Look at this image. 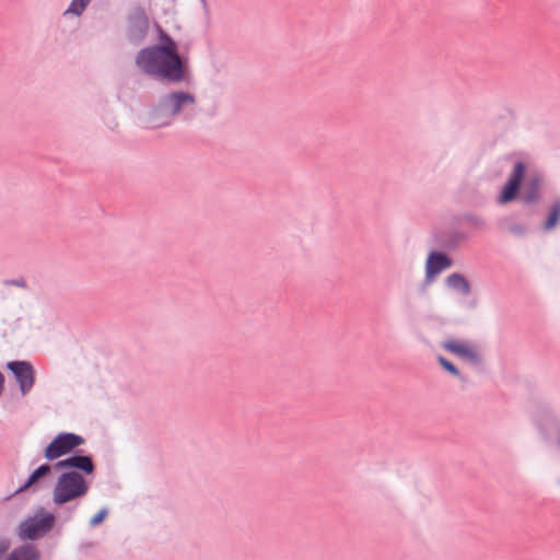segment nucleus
Here are the masks:
<instances>
[{"instance_id":"nucleus-8","label":"nucleus","mask_w":560,"mask_h":560,"mask_svg":"<svg viewBox=\"0 0 560 560\" xmlns=\"http://www.w3.org/2000/svg\"><path fill=\"white\" fill-rule=\"evenodd\" d=\"M443 348L469 362H478L479 361V354L478 351L468 342L450 339L443 342Z\"/></svg>"},{"instance_id":"nucleus-4","label":"nucleus","mask_w":560,"mask_h":560,"mask_svg":"<svg viewBox=\"0 0 560 560\" xmlns=\"http://www.w3.org/2000/svg\"><path fill=\"white\" fill-rule=\"evenodd\" d=\"M54 525L55 516L40 510L20 524L18 534L22 539L35 540L47 534Z\"/></svg>"},{"instance_id":"nucleus-15","label":"nucleus","mask_w":560,"mask_h":560,"mask_svg":"<svg viewBox=\"0 0 560 560\" xmlns=\"http://www.w3.org/2000/svg\"><path fill=\"white\" fill-rule=\"evenodd\" d=\"M90 2L91 0H71L68 9L65 11L63 14H73L75 16H80L84 12Z\"/></svg>"},{"instance_id":"nucleus-3","label":"nucleus","mask_w":560,"mask_h":560,"mask_svg":"<svg viewBox=\"0 0 560 560\" xmlns=\"http://www.w3.org/2000/svg\"><path fill=\"white\" fill-rule=\"evenodd\" d=\"M89 490V483L77 471L62 474L54 488L52 501L57 505L66 504L75 499L82 498Z\"/></svg>"},{"instance_id":"nucleus-1","label":"nucleus","mask_w":560,"mask_h":560,"mask_svg":"<svg viewBox=\"0 0 560 560\" xmlns=\"http://www.w3.org/2000/svg\"><path fill=\"white\" fill-rule=\"evenodd\" d=\"M154 28L158 43L142 50L144 70L171 83H189L191 71L188 59L179 55L175 40L159 24Z\"/></svg>"},{"instance_id":"nucleus-6","label":"nucleus","mask_w":560,"mask_h":560,"mask_svg":"<svg viewBox=\"0 0 560 560\" xmlns=\"http://www.w3.org/2000/svg\"><path fill=\"white\" fill-rule=\"evenodd\" d=\"M7 368L14 374L22 395H26L35 383V370L27 361H11Z\"/></svg>"},{"instance_id":"nucleus-9","label":"nucleus","mask_w":560,"mask_h":560,"mask_svg":"<svg viewBox=\"0 0 560 560\" xmlns=\"http://www.w3.org/2000/svg\"><path fill=\"white\" fill-rule=\"evenodd\" d=\"M452 262L445 254L442 253H431L427 259V277H433L444 269L451 267Z\"/></svg>"},{"instance_id":"nucleus-19","label":"nucleus","mask_w":560,"mask_h":560,"mask_svg":"<svg viewBox=\"0 0 560 560\" xmlns=\"http://www.w3.org/2000/svg\"><path fill=\"white\" fill-rule=\"evenodd\" d=\"M535 198H536V194L532 192V194H528V195L525 196V201L526 202H532V201L535 200Z\"/></svg>"},{"instance_id":"nucleus-7","label":"nucleus","mask_w":560,"mask_h":560,"mask_svg":"<svg viewBox=\"0 0 560 560\" xmlns=\"http://www.w3.org/2000/svg\"><path fill=\"white\" fill-rule=\"evenodd\" d=\"M525 171L526 166L523 162H517L514 165V168L498 198L499 203L505 205L515 199L524 178Z\"/></svg>"},{"instance_id":"nucleus-2","label":"nucleus","mask_w":560,"mask_h":560,"mask_svg":"<svg viewBox=\"0 0 560 560\" xmlns=\"http://www.w3.org/2000/svg\"><path fill=\"white\" fill-rule=\"evenodd\" d=\"M196 104V96L186 91H173L164 95L158 106L150 113L149 121L152 127L167 126L173 118L185 108Z\"/></svg>"},{"instance_id":"nucleus-21","label":"nucleus","mask_w":560,"mask_h":560,"mask_svg":"<svg viewBox=\"0 0 560 560\" xmlns=\"http://www.w3.org/2000/svg\"><path fill=\"white\" fill-rule=\"evenodd\" d=\"M136 62L139 65L140 63V54L136 57Z\"/></svg>"},{"instance_id":"nucleus-20","label":"nucleus","mask_w":560,"mask_h":560,"mask_svg":"<svg viewBox=\"0 0 560 560\" xmlns=\"http://www.w3.org/2000/svg\"><path fill=\"white\" fill-rule=\"evenodd\" d=\"M14 283L16 285H19V287H25V282L24 281H15Z\"/></svg>"},{"instance_id":"nucleus-11","label":"nucleus","mask_w":560,"mask_h":560,"mask_svg":"<svg viewBox=\"0 0 560 560\" xmlns=\"http://www.w3.org/2000/svg\"><path fill=\"white\" fill-rule=\"evenodd\" d=\"M7 560H40V552L36 546L26 544L15 548Z\"/></svg>"},{"instance_id":"nucleus-5","label":"nucleus","mask_w":560,"mask_h":560,"mask_svg":"<svg viewBox=\"0 0 560 560\" xmlns=\"http://www.w3.org/2000/svg\"><path fill=\"white\" fill-rule=\"evenodd\" d=\"M82 443L83 439L80 435L74 433H60L46 447L45 457L49 460L59 458Z\"/></svg>"},{"instance_id":"nucleus-13","label":"nucleus","mask_w":560,"mask_h":560,"mask_svg":"<svg viewBox=\"0 0 560 560\" xmlns=\"http://www.w3.org/2000/svg\"><path fill=\"white\" fill-rule=\"evenodd\" d=\"M50 472L49 465H42L39 466L27 479L26 483L22 486L19 491H24L27 488H30L32 485H34L39 478L48 475Z\"/></svg>"},{"instance_id":"nucleus-18","label":"nucleus","mask_w":560,"mask_h":560,"mask_svg":"<svg viewBox=\"0 0 560 560\" xmlns=\"http://www.w3.org/2000/svg\"><path fill=\"white\" fill-rule=\"evenodd\" d=\"M9 548L10 542L8 540H0V560L2 559L3 555L7 553Z\"/></svg>"},{"instance_id":"nucleus-22","label":"nucleus","mask_w":560,"mask_h":560,"mask_svg":"<svg viewBox=\"0 0 560 560\" xmlns=\"http://www.w3.org/2000/svg\"><path fill=\"white\" fill-rule=\"evenodd\" d=\"M201 2H205L206 0H200Z\"/></svg>"},{"instance_id":"nucleus-17","label":"nucleus","mask_w":560,"mask_h":560,"mask_svg":"<svg viewBox=\"0 0 560 560\" xmlns=\"http://www.w3.org/2000/svg\"><path fill=\"white\" fill-rule=\"evenodd\" d=\"M106 511L105 510H102L100 511L97 514H95L92 520H91V525L95 526V525H98L100 523H102L104 521V518L106 517Z\"/></svg>"},{"instance_id":"nucleus-12","label":"nucleus","mask_w":560,"mask_h":560,"mask_svg":"<svg viewBox=\"0 0 560 560\" xmlns=\"http://www.w3.org/2000/svg\"><path fill=\"white\" fill-rule=\"evenodd\" d=\"M446 284L456 291H459L464 295H468L470 292V285L468 281L459 273H452L446 278Z\"/></svg>"},{"instance_id":"nucleus-16","label":"nucleus","mask_w":560,"mask_h":560,"mask_svg":"<svg viewBox=\"0 0 560 560\" xmlns=\"http://www.w3.org/2000/svg\"><path fill=\"white\" fill-rule=\"evenodd\" d=\"M439 362L452 375H454V376H458L459 375V371L457 370V368L453 363H451L448 360L440 357L439 358Z\"/></svg>"},{"instance_id":"nucleus-14","label":"nucleus","mask_w":560,"mask_h":560,"mask_svg":"<svg viewBox=\"0 0 560 560\" xmlns=\"http://www.w3.org/2000/svg\"><path fill=\"white\" fill-rule=\"evenodd\" d=\"M560 220V201H557L552 205L550 213L545 222V230L553 229Z\"/></svg>"},{"instance_id":"nucleus-10","label":"nucleus","mask_w":560,"mask_h":560,"mask_svg":"<svg viewBox=\"0 0 560 560\" xmlns=\"http://www.w3.org/2000/svg\"><path fill=\"white\" fill-rule=\"evenodd\" d=\"M57 468H67L73 467L80 469L86 474H92L94 470V465L89 456H71L67 459L60 460L57 465Z\"/></svg>"}]
</instances>
